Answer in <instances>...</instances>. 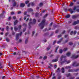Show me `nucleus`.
I'll return each mask as SVG.
<instances>
[{
    "instance_id": "7ed1b4c3",
    "label": "nucleus",
    "mask_w": 79,
    "mask_h": 79,
    "mask_svg": "<svg viewBox=\"0 0 79 79\" xmlns=\"http://www.w3.org/2000/svg\"><path fill=\"white\" fill-rule=\"evenodd\" d=\"M79 70V69H77L74 70L69 69L68 70L69 72H77Z\"/></svg>"
},
{
    "instance_id": "39448f33",
    "label": "nucleus",
    "mask_w": 79,
    "mask_h": 79,
    "mask_svg": "<svg viewBox=\"0 0 79 79\" xmlns=\"http://www.w3.org/2000/svg\"><path fill=\"white\" fill-rule=\"evenodd\" d=\"M79 8V6H74L73 8V10H77V12H79V9H77V8Z\"/></svg>"
},
{
    "instance_id": "0e129e2a",
    "label": "nucleus",
    "mask_w": 79,
    "mask_h": 79,
    "mask_svg": "<svg viewBox=\"0 0 79 79\" xmlns=\"http://www.w3.org/2000/svg\"><path fill=\"white\" fill-rule=\"evenodd\" d=\"M8 34V33L7 32L5 34V36H7V35Z\"/></svg>"
},
{
    "instance_id": "ea45409f",
    "label": "nucleus",
    "mask_w": 79,
    "mask_h": 79,
    "mask_svg": "<svg viewBox=\"0 0 79 79\" xmlns=\"http://www.w3.org/2000/svg\"><path fill=\"white\" fill-rule=\"evenodd\" d=\"M18 28L19 30H21V25H19L18 27Z\"/></svg>"
},
{
    "instance_id": "f257e3e1",
    "label": "nucleus",
    "mask_w": 79,
    "mask_h": 79,
    "mask_svg": "<svg viewBox=\"0 0 79 79\" xmlns=\"http://www.w3.org/2000/svg\"><path fill=\"white\" fill-rule=\"evenodd\" d=\"M45 19H44L41 22V23L39 24V26L40 27V29H43L45 26Z\"/></svg>"
},
{
    "instance_id": "c03bdc74",
    "label": "nucleus",
    "mask_w": 79,
    "mask_h": 79,
    "mask_svg": "<svg viewBox=\"0 0 79 79\" xmlns=\"http://www.w3.org/2000/svg\"><path fill=\"white\" fill-rule=\"evenodd\" d=\"M49 35V33H46L44 34V36H45L46 35Z\"/></svg>"
},
{
    "instance_id": "f704fd0d",
    "label": "nucleus",
    "mask_w": 79,
    "mask_h": 79,
    "mask_svg": "<svg viewBox=\"0 0 79 79\" xmlns=\"http://www.w3.org/2000/svg\"><path fill=\"white\" fill-rule=\"evenodd\" d=\"M73 5H74V3L73 2H71L70 4V5H69V6H72Z\"/></svg>"
},
{
    "instance_id": "a211bd4d",
    "label": "nucleus",
    "mask_w": 79,
    "mask_h": 79,
    "mask_svg": "<svg viewBox=\"0 0 79 79\" xmlns=\"http://www.w3.org/2000/svg\"><path fill=\"white\" fill-rule=\"evenodd\" d=\"M60 68H58L57 69V70L56 71V73H60Z\"/></svg>"
},
{
    "instance_id": "f3484780",
    "label": "nucleus",
    "mask_w": 79,
    "mask_h": 79,
    "mask_svg": "<svg viewBox=\"0 0 79 79\" xmlns=\"http://www.w3.org/2000/svg\"><path fill=\"white\" fill-rule=\"evenodd\" d=\"M16 40H18L19 39V34H18L16 35Z\"/></svg>"
},
{
    "instance_id": "5701e85b",
    "label": "nucleus",
    "mask_w": 79,
    "mask_h": 79,
    "mask_svg": "<svg viewBox=\"0 0 79 79\" xmlns=\"http://www.w3.org/2000/svg\"><path fill=\"white\" fill-rule=\"evenodd\" d=\"M59 48V46L56 47V50L55 51V53H56V52H57V50H58V49Z\"/></svg>"
},
{
    "instance_id": "69168bd1",
    "label": "nucleus",
    "mask_w": 79,
    "mask_h": 79,
    "mask_svg": "<svg viewBox=\"0 0 79 79\" xmlns=\"http://www.w3.org/2000/svg\"><path fill=\"white\" fill-rule=\"evenodd\" d=\"M4 29H5V28H2V32H3V31H4Z\"/></svg>"
},
{
    "instance_id": "4c0bfd02",
    "label": "nucleus",
    "mask_w": 79,
    "mask_h": 79,
    "mask_svg": "<svg viewBox=\"0 0 79 79\" xmlns=\"http://www.w3.org/2000/svg\"><path fill=\"white\" fill-rule=\"evenodd\" d=\"M68 50V48H65L64 49V51L66 52V51H67Z\"/></svg>"
},
{
    "instance_id": "ddd939ff",
    "label": "nucleus",
    "mask_w": 79,
    "mask_h": 79,
    "mask_svg": "<svg viewBox=\"0 0 79 79\" xmlns=\"http://www.w3.org/2000/svg\"><path fill=\"white\" fill-rule=\"evenodd\" d=\"M70 16L71 15H67L65 16V18L66 19L69 18H70Z\"/></svg>"
},
{
    "instance_id": "de8ad7c7",
    "label": "nucleus",
    "mask_w": 79,
    "mask_h": 79,
    "mask_svg": "<svg viewBox=\"0 0 79 79\" xmlns=\"http://www.w3.org/2000/svg\"><path fill=\"white\" fill-rule=\"evenodd\" d=\"M31 5L32 6H34V2H31Z\"/></svg>"
},
{
    "instance_id": "6ab92c4d",
    "label": "nucleus",
    "mask_w": 79,
    "mask_h": 79,
    "mask_svg": "<svg viewBox=\"0 0 79 79\" xmlns=\"http://www.w3.org/2000/svg\"><path fill=\"white\" fill-rule=\"evenodd\" d=\"M62 40H63V38H61L60 39V41H59L57 42V44H60V43L61 42V41H62Z\"/></svg>"
},
{
    "instance_id": "20e7f679",
    "label": "nucleus",
    "mask_w": 79,
    "mask_h": 79,
    "mask_svg": "<svg viewBox=\"0 0 79 79\" xmlns=\"http://www.w3.org/2000/svg\"><path fill=\"white\" fill-rule=\"evenodd\" d=\"M66 63L65 64H68L69 63H70V61H67L66 60H65L64 61L61 62L60 63L61 64H63V63Z\"/></svg>"
},
{
    "instance_id": "6e6552de",
    "label": "nucleus",
    "mask_w": 79,
    "mask_h": 79,
    "mask_svg": "<svg viewBox=\"0 0 79 79\" xmlns=\"http://www.w3.org/2000/svg\"><path fill=\"white\" fill-rule=\"evenodd\" d=\"M78 57H79V55H77V56L73 55L72 56L71 58H74L75 59H76V58H77Z\"/></svg>"
},
{
    "instance_id": "473e14b6",
    "label": "nucleus",
    "mask_w": 79,
    "mask_h": 79,
    "mask_svg": "<svg viewBox=\"0 0 79 79\" xmlns=\"http://www.w3.org/2000/svg\"><path fill=\"white\" fill-rule=\"evenodd\" d=\"M59 53L60 54L62 53H63V50H62V49H60L59 50Z\"/></svg>"
},
{
    "instance_id": "bf43d9fd",
    "label": "nucleus",
    "mask_w": 79,
    "mask_h": 79,
    "mask_svg": "<svg viewBox=\"0 0 79 79\" xmlns=\"http://www.w3.org/2000/svg\"><path fill=\"white\" fill-rule=\"evenodd\" d=\"M27 14V12L25 11L24 12V15H26Z\"/></svg>"
},
{
    "instance_id": "f03ea898",
    "label": "nucleus",
    "mask_w": 79,
    "mask_h": 79,
    "mask_svg": "<svg viewBox=\"0 0 79 79\" xmlns=\"http://www.w3.org/2000/svg\"><path fill=\"white\" fill-rule=\"evenodd\" d=\"M33 21V23L30 22L29 23V29H31V25H32V24H35V23H36V20H35V19H34Z\"/></svg>"
},
{
    "instance_id": "774afa93",
    "label": "nucleus",
    "mask_w": 79,
    "mask_h": 79,
    "mask_svg": "<svg viewBox=\"0 0 79 79\" xmlns=\"http://www.w3.org/2000/svg\"><path fill=\"white\" fill-rule=\"evenodd\" d=\"M11 19V17H9L8 18V19L9 20H10Z\"/></svg>"
},
{
    "instance_id": "bb28decb",
    "label": "nucleus",
    "mask_w": 79,
    "mask_h": 79,
    "mask_svg": "<svg viewBox=\"0 0 79 79\" xmlns=\"http://www.w3.org/2000/svg\"><path fill=\"white\" fill-rule=\"evenodd\" d=\"M16 2H15L13 4V6H16Z\"/></svg>"
},
{
    "instance_id": "4468645a",
    "label": "nucleus",
    "mask_w": 79,
    "mask_h": 79,
    "mask_svg": "<svg viewBox=\"0 0 79 79\" xmlns=\"http://www.w3.org/2000/svg\"><path fill=\"white\" fill-rule=\"evenodd\" d=\"M25 5H24V4L23 3H21L20 4V7H24L25 6Z\"/></svg>"
},
{
    "instance_id": "680f3d73",
    "label": "nucleus",
    "mask_w": 79,
    "mask_h": 79,
    "mask_svg": "<svg viewBox=\"0 0 79 79\" xmlns=\"http://www.w3.org/2000/svg\"><path fill=\"white\" fill-rule=\"evenodd\" d=\"M53 55L52 54V55H51L50 56V58H51V57H53Z\"/></svg>"
},
{
    "instance_id": "603ef678",
    "label": "nucleus",
    "mask_w": 79,
    "mask_h": 79,
    "mask_svg": "<svg viewBox=\"0 0 79 79\" xmlns=\"http://www.w3.org/2000/svg\"><path fill=\"white\" fill-rule=\"evenodd\" d=\"M59 57H60V55H58L56 56V59H58V58H59Z\"/></svg>"
},
{
    "instance_id": "b1692460",
    "label": "nucleus",
    "mask_w": 79,
    "mask_h": 79,
    "mask_svg": "<svg viewBox=\"0 0 79 79\" xmlns=\"http://www.w3.org/2000/svg\"><path fill=\"white\" fill-rule=\"evenodd\" d=\"M64 68H62L61 70H62V73H64Z\"/></svg>"
},
{
    "instance_id": "4be33fe9",
    "label": "nucleus",
    "mask_w": 79,
    "mask_h": 79,
    "mask_svg": "<svg viewBox=\"0 0 79 79\" xmlns=\"http://www.w3.org/2000/svg\"><path fill=\"white\" fill-rule=\"evenodd\" d=\"M58 59H55V60H52V62H56L58 61Z\"/></svg>"
},
{
    "instance_id": "c85d7f7f",
    "label": "nucleus",
    "mask_w": 79,
    "mask_h": 79,
    "mask_svg": "<svg viewBox=\"0 0 79 79\" xmlns=\"http://www.w3.org/2000/svg\"><path fill=\"white\" fill-rule=\"evenodd\" d=\"M61 78V75H58L57 79H60Z\"/></svg>"
},
{
    "instance_id": "864d4df0",
    "label": "nucleus",
    "mask_w": 79,
    "mask_h": 79,
    "mask_svg": "<svg viewBox=\"0 0 79 79\" xmlns=\"http://www.w3.org/2000/svg\"><path fill=\"white\" fill-rule=\"evenodd\" d=\"M74 28L75 29H78V27H77V26H76L74 27Z\"/></svg>"
},
{
    "instance_id": "2f4dec72",
    "label": "nucleus",
    "mask_w": 79,
    "mask_h": 79,
    "mask_svg": "<svg viewBox=\"0 0 79 79\" xmlns=\"http://www.w3.org/2000/svg\"><path fill=\"white\" fill-rule=\"evenodd\" d=\"M28 41V39H27H27H26L25 41V44H27V41Z\"/></svg>"
},
{
    "instance_id": "2eb2a0df",
    "label": "nucleus",
    "mask_w": 79,
    "mask_h": 79,
    "mask_svg": "<svg viewBox=\"0 0 79 79\" xmlns=\"http://www.w3.org/2000/svg\"><path fill=\"white\" fill-rule=\"evenodd\" d=\"M3 16V14H1L0 15V18H5V16Z\"/></svg>"
},
{
    "instance_id": "e2e57ef3",
    "label": "nucleus",
    "mask_w": 79,
    "mask_h": 79,
    "mask_svg": "<svg viewBox=\"0 0 79 79\" xmlns=\"http://www.w3.org/2000/svg\"><path fill=\"white\" fill-rule=\"evenodd\" d=\"M14 14H15V13H14V12H12L11 13V15H14Z\"/></svg>"
},
{
    "instance_id": "a18cd8bd",
    "label": "nucleus",
    "mask_w": 79,
    "mask_h": 79,
    "mask_svg": "<svg viewBox=\"0 0 79 79\" xmlns=\"http://www.w3.org/2000/svg\"><path fill=\"white\" fill-rule=\"evenodd\" d=\"M28 2H29V1L27 0L25 1V3L26 4H27L28 3Z\"/></svg>"
},
{
    "instance_id": "a878e982",
    "label": "nucleus",
    "mask_w": 79,
    "mask_h": 79,
    "mask_svg": "<svg viewBox=\"0 0 79 79\" xmlns=\"http://www.w3.org/2000/svg\"><path fill=\"white\" fill-rule=\"evenodd\" d=\"M39 6L40 7H42V6H43V3H41L40 4Z\"/></svg>"
},
{
    "instance_id": "9d476101",
    "label": "nucleus",
    "mask_w": 79,
    "mask_h": 79,
    "mask_svg": "<svg viewBox=\"0 0 79 79\" xmlns=\"http://www.w3.org/2000/svg\"><path fill=\"white\" fill-rule=\"evenodd\" d=\"M27 11L28 12H32L33 11V10L31 8H30L27 9Z\"/></svg>"
},
{
    "instance_id": "e433bc0d",
    "label": "nucleus",
    "mask_w": 79,
    "mask_h": 79,
    "mask_svg": "<svg viewBox=\"0 0 79 79\" xmlns=\"http://www.w3.org/2000/svg\"><path fill=\"white\" fill-rule=\"evenodd\" d=\"M66 75L67 76V77H69V76H71V74L69 73L68 74H66Z\"/></svg>"
},
{
    "instance_id": "412c9836",
    "label": "nucleus",
    "mask_w": 79,
    "mask_h": 79,
    "mask_svg": "<svg viewBox=\"0 0 79 79\" xmlns=\"http://www.w3.org/2000/svg\"><path fill=\"white\" fill-rule=\"evenodd\" d=\"M17 23H18V20H16L14 22V26H15V25H16V24H17Z\"/></svg>"
},
{
    "instance_id": "8fccbe9b",
    "label": "nucleus",
    "mask_w": 79,
    "mask_h": 79,
    "mask_svg": "<svg viewBox=\"0 0 79 79\" xmlns=\"http://www.w3.org/2000/svg\"><path fill=\"white\" fill-rule=\"evenodd\" d=\"M26 28H24L23 29V32H25L26 31Z\"/></svg>"
},
{
    "instance_id": "72a5a7b5",
    "label": "nucleus",
    "mask_w": 79,
    "mask_h": 79,
    "mask_svg": "<svg viewBox=\"0 0 79 79\" xmlns=\"http://www.w3.org/2000/svg\"><path fill=\"white\" fill-rule=\"evenodd\" d=\"M6 42H8L10 41V40H9L8 38H6Z\"/></svg>"
},
{
    "instance_id": "1a4fd4ad",
    "label": "nucleus",
    "mask_w": 79,
    "mask_h": 79,
    "mask_svg": "<svg viewBox=\"0 0 79 79\" xmlns=\"http://www.w3.org/2000/svg\"><path fill=\"white\" fill-rule=\"evenodd\" d=\"M79 23V20H78L77 21H75L74 23H73V25H76V24H78Z\"/></svg>"
},
{
    "instance_id": "0eeeda50",
    "label": "nucleus",
    "mask_w": 79,
    "mask_h": 79,
    "mask_svg": "<svg viewBox=\"0 0 79 79\" xmlns=\"http://www.w3.org/2000/svg\"><path fill=\"white\" fill-rule=\"evenodd\" d=\"M79 15H73L72 16V18L73 19H76V18H78L79 17Z\"/></svg>"
},
{
    "instance_id": "393cba45",
    "label": "nucleus",
    "mask_w": 79,
    "mask_h": 79,
    "mask_svg": "<svg viewBox=\"0 0 79 79\" xmlns=\"http://www.w3.org/2000/svg\"><path fill=\"white\" fill-rule=\"evenodd\" d=\"M51 48V46H49L47 48V49L48 50H49Z\"/></svg>"
},
{
    "instance_id": "423d86ee",
    "label": "nucleus",
    "mask_w": 79,
    "mask_h": 79,
    "mask_svg": "<svg viewBox=\"0 0 79 79\" xmlns=\"http://www.w3.org/2000/svg\"><path fill=\"white\" fill-rule=\"evenodd\" d=\"M73 66H74V67L78 66H79V64L77 63L76 62H75L73 64Z\"/></svg>"
},
{
    "instance_id": "58836bf2",
    "label": "nucleus",
    "mask_w": 79,
    "mask_h": 79,
    "mask_svg": "<svg viewBox=\"0 0 79 79\" xmlns=\"http://www.w3.org/2000/svg\"><path fill=\"white\" fill-rule=\"evenodd\" d=\"M73 44V43H72V42H70L69 43V45H72Z\"/></svg>"
},
{
    "instance_id": "5fc2aeb1",
    "label": "nucleus",
    "mask_w": 79,
    "mask_h": 79,
    "mask_svg": "<svg viewBox=\"0 0 79 79\" xmlns=\"http://www.w3.org/2000/svg\"><path fill=\"white\" fill-rule=\"evenodd\" d=\"M44 60H45V59H47V56H44L43 58Z\"/></svg>"
},
{
    "instance_id": "9b49d317",
    "label": "nucleus",
    "mask_w": 79,
    "mask_h": 79,
    "mask_svg": "<svg viewBox=\"0 0 79 79\" xmlns=\"http://www.w3.org/2000/svg\"><path fill=\"white\" fill-rule=\"evenodd\" d=\"M77 32L76 31H74V32H73V31H72L70 33V35H72V34L76 35Z\"/></svg>"
},
{
    "instance_id": "052dcab7",
    "label": "nucleus",
    "mask_w": 79,
    "mask_h": 79,
    "mask_svg": "<svg viewBox=\"0 0 79 79\" xmlns=\"http://www.w3.org/2000/svg\"><path fill=\"white\" fill-rule=\"evenodd\" d=\"M58 30H56V31L55 33H56V34H57V33H58Z\"/></svg>"
},
{
    "instance_id": "dca6fc26",
    "label": "nucleus",
    "mask_w": 79,
    "mask_h": 79,
    "mask_svg": "<svg viewBox=\"0 0 79 79\" xmlns=\"http://www.w3.org/2000/svg\"><path fill=\"white\" fill-rule=\"evenodd\" d=\"M68 10L69 11H70V13L71 14H72V13H73L74 12V11H73V10H72V9H68Z\"/></svg>"
},
{
    "instance_id": "09e8293b",
    "label": "nucleus",
    "mask_w": 79,
    "mask_h": 79,
    "mask_svg": "<svg viewBox=\"0 0 79 79\" xmlns=\"http://www.w3.org/2000/svg\"><path fill=\"white\" fill-rule=\"evenodd\" d=\"M52 79H56V77L53 76L52 77Z\"/></svg>"
},
{
    "instance_id": "f8f14e48",
    "label": "nucleus",
    "mask_w": 79,
    "mask_h": 79,
    "mask_svg": "<svg viewBox=\"0 0 79 79\" xmlns=\"http://www.w3.org/2000/svg\"><path fill=\"white\" fill-rule=\"evenodd\" d=\"M66 56H62L60 57V61H62L63 58H66Z\"/></svg>"
},
{
    "instance_id": "3c124183",
    "label": "nucleus",
    "mask_w": 79,
    "mask_h": 79,
    "mask_svg": "<svg viewBox=\"0 0 79 79\" xmlns=\"http://www.w3.org/2000/svg\"><path fill=\"white\" fill-rule=\"evenodd\" d=\"M68 36V35H66L64 36V38H66Z\"/></svg>"
},
{
    "instance_id": "49530a36",
    "label": "nucleus",
    "mask_w": 79,
    "mask_h": 79,
    "mask_svg": "<svg viewBox=\"0 0 79 79\" xmlns=\"http://www.w3.org/2000/svg\"><path fill=\"white\" fill-rule=\"evenodd\" d=\"M56 40H55L53 42V45H55V43H56Z\"/></svg>"
},
{
    "instance_id": "6e6d98bb",
    "label": "nucleus",
    "mask_w": 79,
    "mask_h": 79,
    "mask_svg": "<svg viewBox=\"0 0 79 79\" xmlns=\"http://www.w3.org/2000/svg\"><path fill=\"white\" fill-rule=\"evenodd\" d=\"M35 33V32H34V31H33L32 32V36H33V35H34V34Z\"/></svg>"
},
{
    "instance_id": "a19ab883",
    "label": "nucleus",
    "mask_w": 79,
    "mask_h": 79,
    "mask_svg": "<svg viewBox=\"0 0 79 79\" xmlns=\"http://www.w3.org/2000/svg\"><path fill=\"white\" fill-rule=\"evenodd\" d=\"M6 31H8V30L9 29V27H8V26H7L6 27Z\"/></svg>"
},
{
    "instance_id": "c9c22d12",
    "label": "nucleus",
    "mask_w": 79,
    "mask_h": 79,
    "mask_svg": "<svg viewBox=\"0 0 79 79\" xmlns=\"http://www.w3.org/2000/svg\"><path fill=\"white\" fill-rule=\"evenodd\" d=\"M35 17H38L39 16V14L38 13H36L35 14Z\"/></svg>"
},
{
    "instance_id": "c756f323",
    "label": "nucleus",
    "mask_w": 79,
    "mask_h": 79,
    "mask_svg": "<svg viewBox=\"0 0 79 79\" xmlns=\"http://www.w3.org/2000/svg\"><path fill=\"white\" fill-rule=\"evenodd\" d=\"M71 67L70 66H66L65 67L66 69H70L71 68Z\"/></svg>"
},
{
    "instance_id": "aec40b11",
    "label": "nucleus",
    "mask_w": 79,
    "mask_h": 79,
    "mask_svg": "<svg viewBox=\"0 0 79 79\" xmlns=\"http://www.w3.org/2000/svg\"><path fill=\"white\" fill-rule=\"evenodd\" d=\"M70 55H71V53H70V52H68L66 54V55H67V56H70Z\"/></svg>"
},
{
    "instance_id": "13d9d810",
    "label": "nucleus",
    "mask_w": 79,
    "mask_h": 79,
    "mask_svg": "<svg viewBox=\"0 0 79 79\" xmlns=\"http://www.w3.org/2000/svg\"><path fill=\"white\" fill-rule=\"evenodd\" d=\"M61 37V35H60L58 36V38H60V37Z\"/></svg>"
},
{
    "instance_id": "79ce46f5",
    "label": "nucleus",
    "mask_w": 79,
    "mask_h": 79,
    "mask_svg": "<svg viewBox=\"0 0 79 79\" xmlns=\"http://www.w3.org/2000/svg\"><path fill=\"white\" fill-rule=\"evenodd\" d=\"M47 16H48V14H46L43 17V18H46V17H47Z\"/></svg>"
},
{
    "instance_id": "338daca9",
    "label": "nucleus",
    "mask_w": 79,
    "mask_h": 79,
    "mask_svg": "<svg viewBox=\"0 0 79 79\" xmlns=\"http://www.w3.org/2000/svg\"><path fill=\"white\" fill-rule=\"evenodd\" d=\"M57 67V66L56 65H54L55 68V69Z\"/></svg>"
},
{
    "instance_id": "7c9ffc66",
    "label": "nucleus",
    "mask_w": 79,
    "mask_h": 79,
    "mask_svg": "<svg viewBox=\"0 0 79 79\" xmlns=\"http://www.w3.org/2000/svg\"><path fill=\"white\" fill-rule=\"evenodd\" d=\"M23 26H24V27H26V26H27V24H26L25 23H24L23 24Z\"/></svg>"
},
{
    "instance_id": "37998d69",
    "label": "nucleus",
    "mask_w": 79,
    "mask_h": 79,
    "mask_svg": "<svg viewBox=\"0 0 79 79\" xmlns=\"http://www.w3.org/2000/svg\"><path fill=\"white\" fill-rule=\"evenodd\" d=\"M64 10L65 12H67V8H65L64 9Z\"/></svg>"
},
{
    "instance_id": "cd10ccee",
    "label": "nucleus",
    "mask_w": 79,
    "mask_h": 79,
    "mask_svg": "<svg viewBox=\"0 0 79 79\" xmlns=\"http://www.w3.org/2000/svg\"><path fill=\"white\" fill-rule=\"evenodd\" d=\"M14 28V30L15 31H18V28H17L16 27H15Z\"/></svg>"
},
{
    "instance_id": "4d7b16f0",
    "label": "nucleus",
    "mask_w": 79,
    "mask_h": 79,
    "mask_svg": "<svg viewBox=\"0 0 79 79\" xmlns=\"http://www.w3.org/2000/svg\"><path fill=\"white\" fill-rule=\"evenodd\" d=\"M17 13L18 14H21V11H19Z\"/></svg>"
}]
</instances>
